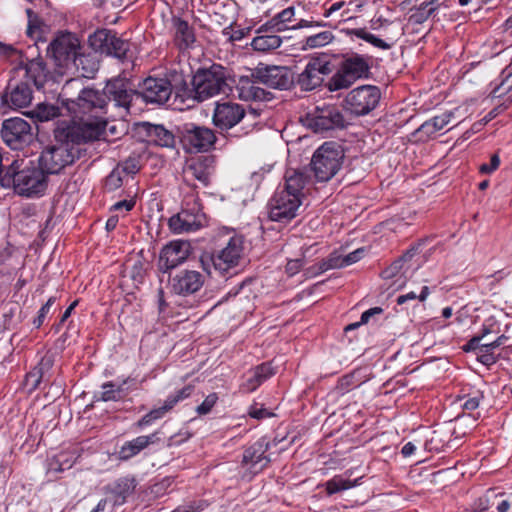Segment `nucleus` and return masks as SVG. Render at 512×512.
I'll use <instances>...</instances> for the list:
<instances>
[{"mask_svg": "<svg viewBox=\"0 0 512 512\" xmlns=\"http://www.w3.org/2000/svg\"><path fill=\"white\" fill-rule=\"evenodd\" d=\"M46 382L42 377H40L39 372H37L34 368L29 371L24 380V385L28 389L29 392H33L36 389L40 388L41 383Z\"/></svg>", "mask_w": 512, "mask_h": 512, "instance_id": "53", "label": "nucleus"}, {"mask_svg": "<svg viewBox=\"0 0 512 512\" xmlns=\"http://www.w3.org/2000/svg\"><path fill=\"white\" fill-rule=\"evenodd\" d=\"M453 112L447 111L441 115L434 116L433 118L422 123L414 132L413 136L417 141L426 142L433 137L436 132L442 130L449 124L453 117Z\"/></svg>", "mask_w": 512, "mask_h": 512, "instance_id": "29", "label": "nucleus"}, {"mask_svg": "<svg viewBox=\"0 0 512 512\" xmlns=\"http://www.w3.org/2000/svg\"><path fill=\"white\" fill-rule=\"evenodd\" d=\"M94 131L90 129L88 136H84L82 128L58 126L54 130V143L46 146L38 158L39 165L49 175L60 173L85 154L86 150L82 146L93 142L89 138L94 135Z\"/></svg>", "mask_w": 512, "mask_h": 512, "instance_id": "2", "label": "nucleus"}, {"mask_svg": "<svg viewBox=\"0 0 512 512\" xmlns=\"http://www.w3.org/2000/svg\"><path fill=\"white\" fill-rule=\"evenodd\" d=\"M428 295H429V287L423 286L421 289V292L418 296L414 292H409L407 294L398 296L397 304L402 305V304L406 303L408 300H416V299H419V301L422 302L428 297Z\"/></svg>", "mask_w": 512, "mask_h": 512, "instance_id": "55", "label": "nucleus"}, {"mask_svg": "<svg viewBox=\"0 0 512 512\" xmlns=\"http://www.w3.org/2000/svg\"><path fill=\"white\" fill-rule=\"evenodd\" d=\"M411 11H413V13L409 16V22L412 24H422L430 16L434 15L436 7L427 8V4L422 2L418 7L412 8Z\"/></svg>", "mask_w": 512, "mask_h": 512, "instance_id": "41", "label": "nucleus"}, {"mask_svg": "<svg viewBox=\"0 0 512 512\" xmlns=\"http://www.w3.org/2000/svg\"><path fill=\"white\" fill-rule=\"evenodd\" d=\"M81 49L80 41L75 34L62 32L47 46V53L61 64L73 60Z\"/></svg>", "mask_w": 512, "mask_h": 512, "instance_id": "23", "label": "nucleus"}, {"mask_svg": "<svg viewBox=\"0 0 512 512\" xmlns=\"http://www.w3.org/2000/svg\"><path fill=\"white\" fill-rule=\"evenodd\" d=\"M107 55L113 56L122 62L131 61L130 43L127 40L121 39L117 36V33H115L113 42H110V51Z\"/></svg>", "mask_w": 512, "mask_h": 512, "instance_id": "37", "label": "nucleus"}, {"mask_svg": "<svg viewBox=\"0 0 512 512\" xmlns=\"http://www.w3.org/2000/svg\"><path fill=\"white\" fill-rule=\"evenodd\" d=\"M115 32L109 29H98L89 36V45L93 52L97 54H108L110 51V42H113Z\"/></svg>", "mask_w": 512, "mask_h": 512, "instance_id": "32", "label": "nucleus"}, {"mask_svg": "<svg viewBox=\"0 0 512 512\" xmlns=\"http://www.w3.org/2000/svg\"><path fill=\"white\" fill-rule=\"evenodd\" d=\"M116 167L123 170L124 176L134 175L140 169L138 161L135 158H128L123 163L118 164Z\"/></svg>", "mask_w": 512, "mask_h": 512, "instance_id": "56", "label": "nucleus"}, {"mask_svg": "<svg viewBox=\"0 0 512 512\" xmlns=\"http://www.w3.org/2000/svg\"><path fill=\"white\" fill-rule=\"evenodd\" d=\"M15 164L13 162L4 173L6 188L13 187L17 194L28 198L43 195L48 187L49 174L39 164H31L21 170H17Z\"/></svg>", "mask_w": 512, "mask_h": 512, "instance_id": "7", "label": "nucleus"}, {"mask_svg": "<svg viewBox=\"0 0 512 512\" xmlns=\"http://www.w3.org/2000/svg\"><path fill=\"white\" fill-rule=\"evenodd\" d=\"M205 277L196 270L183 269L170 276L169 286L171 293L187 297L195 295L203 287Z\"/></svg>", "mask_w": 512, "mask_h": 512, "instance_id": "22", "label": "nucleus"}, {"mask_svg": "<svg viewBox=\"0 0 512 512\" xmlns=\"http://www.w3.org/2000/svg\"><path fill=\"white\" fill-rule=\"evenodd\" d=\"M445 442L441 437L440 431H433L431 437L425 442V449L430 452H440L443 450Z\"/></svg>", "mask_w": 512, "mask_h": 512, "instance_id": "51", "label": "nucleus"}, {"mask_svg": "<svg viewBox=\"0 0 512 512\" xmlns=\"http://www.w3.org/2000/svg\"><path fill=\"white\" fill-rule=\"evenodd\" d=\"M302 200L290 192L276 191L270 200L269 218L272 221L288 223L298 215Z\"/></svg>", "mask_w": 512, "mask_h": 512, "instance_id": "18", "label": "nucleus"}, {"mask_svg": "<svg viewBox=\"0 0 512 512\" xmlns=\"http://www.w3.org/2000/svg\"><path fill=\"white\" fill-rule=\"evenodd\" d=\"M123 170L115 167L105 178L104 187L107 191L112 192L123 185Z\"/></svg>", "mask_w": 512, "mask_h": 512, "instance_id": "45", "label": "nucleus"}, {"mask_svg": "<svg viewBox=\"0 0 512 512\" xmlns=\"http://www.w3.org/2000/svg\"><path fill=\"white\" fill-rule=\"evenodd\" d=\"M218 399V394L215 392L207 395L204 401L196 408L198 415L209 414L217 403Z\"/></svg>", "mask_w": 512, "mask_h": 512, "instance_id": "54", "label": "nucleus"}, {"mask_svg": "<svg viewBox=\"0 0 512 512\" xmlns=\"http://www.w3.org/2000/svg\"><path fill=\"white\" fill-rule=\"evenodd\" d=\"M244 107L232 101L217 102L212 115L213 125L222 134L235 127L244 117Z\"/></svg>", "mask_w": 512, "mask_h": 512, "instance_id": "21", "label": "nucleus"}, {"mask_svg": "<svg viewBox=\"0 0 512 512\" xmlns=\"http://www.w3.org/2000/svg\"><path fill=\"white\" fill-rule=\"evenodd\" d=\"M165 415L160 408L152 409L150 412L140 418L134 426L137 429H143L144 427L150 426L153 422L163 418Z\"/></svg>", "mask_w": 512, "mask_h": 512, "instance_id": "48", "label": "nucleus"}, {"mask_svg": "<svg viewBox=\"0 0 512 512\" xmlns=\"http://www.w3.org/2000/svg\"><path fill=\"white\" fill-rule=\"evenodd\" d=\"M161 434V431H155L149 435H141L125 442L117 453V459L126 462L149 446L160 444L163 442Z\"/></svg>", "mask_w": 512, "mask_h": 512, "instance_id": "26", "label": "nucleus"}, {"mask_svg": "<svg viewBox=\"0 0 512 512\" xmlns=\"http://www.w3.org/2000/svg\"><path fill=\"white\" fill-rule=\"evenodd\" d=\"M248 414L250 417L261 420L265 418H269L274 416V414L268 411L266 408L259 406L257 403H254L250 406Z\"/></svg>", "mask_w": 512, "mask_h": 512, "instance_id": "57", "label": "nucleus"}, {"mask_svg": "<svg viewBox=\"0 0 512 512\" xmlns=\"http://www.w3.org/2000/svg\"><path fill=\"white\" fill-rule=\"evenodd\" d=\"M460 399H466L462 404V408L464 410L474 411L479 407L480 402L484 399V393L479 389H474L469 393L464 394Z\"/></svg>", "mask_w": 512, "mask_h": 512, "instance_id": "44", "label": "nucleus"}, {"mask_svg": "<svg viewBox=\"0 0 512 512\" xmlns=\"http://www.w3.org/2000/svg\"><path fill=\"white\" fill-rule=\"evenodd\" d=\"M359 480H360V478L352 481L349 479H344L340 475L334 476L332 479L328 480L325 483L326 492L330 496V495H333L340 491H344V490L353 488L358 484Z\"/></svg>", "mask_w": 512, "mask_h": 512, "instance_id": "39", "label": "nucleus"}, {"mask_svg": "<svg viewBox=\"0 0 512 512\" xmlns=\"http://www.w3.org/2000/svg\"><path fill=\"white\" fill-rule=\"evenodd\" d=\"M254 371L261 376L263 381H266L275 374L274 368L268 362L258 365L254 368Z\"/></svg>", "mask_w": 512, "mask_h": 512, "instance_id": "63", "label": "nucleus"}, {"mask_svg": "<svg viewBox=\"0 0 512 512\" xmlns=\"http://www.w3.org/2000/svg\"><path fill=\"white\" fill-rule=\"evenodd\" d=\"M231 87L228 83L227 70L220 64L199 68L191 77L185 75L183 87L184 102L188 106L203 102L218 94H228Z\"/></svg>", "mask_w": 512, "mask_h": 512, "instance_id": "4", "label": "nucleus"}, {"mask_svg": "<svg viewBox=\"0 0 512 512\" xmlns=\"http://www.w3.org/2000/svg\"><path fill=\"white\" fill-rule=\"evenodd\" d=\"M489 507V499L487 495L479 497L471 505L473 512H485L489 509Z\"/></svg>", "mask_w": 512, "mask_h": 512, "instance_id": "64", "label": "nucleus"}, {"mask_svg": "<svg viewBox=\"0 0 512 512\" xmlns=\"http://www.w3.org/2000/svg\"><path fill=\"white\" fill-rule=\"evenodd\" d=\"M137 382L134 378H126L120 383L115 381H108L102 384V391L99 395H95L98 401L118 402L123 400L131 391L136 390Z\"/></svg>", "mask_w": 512, "mask_h": 512, "instance_id": "28", "label": "nucleus"}, {"mask_svg": "<svg viewBox=\"0 0 512 512\" xmlns=\"http://www.w3.org/2000/svg\"><path fill=\"white\" fill-rule=\"evenodd\" d=\"M177 132L183 148L190 153L208 152L217 140L213 129L192 122L178 126Z\"/></svg>", "mask_w": 512, "mask_h": 512, "instance_id": "11", "label": "nucleus"}, {"mask_svg": "<svg viewBox=\"0 0 512 512\" xmlns=\"http://www.w3.org/2000/svg\"><path fill=\"white\" fill-rule=\"evenodd\" d=\"M269 449V442L264 438L259 439L243 452L242 464L257 473L262 471L270 462V458L266 455Z\"/></svg>", "mask_w": 512, "mask_h": 512, "instance_id": "27", "label": "nucleus"}, {"mask_svg": "<svg viewBox=\"0 0 512 512\" xmlns=\"http://www.w3.org/2000/svg\"><path fill=\"white\" fill-rule=\"evenodd\" d=\"M477 360L485 366H492L498 361V356L495 355L494 352L486 353L484 351H479L476 353Z\"/></svg>", "mask_w": 512, "mask_h": 512, "instance_id": "62", "label": "nucleus"}, {"mask_svg": "<svg viewBox=\"0 0 512 512\" xmlns=\"http://www.w3.org/2000/svg\"><path fill=\"white\" fill-rule=\"evenodd\" d=\"M107 55L113 56L122 62L131 61L130 43L127 40L121 39L117 36V33H115L113 42H110V51Z\"/></svg>", "mask_w": 512, "mask_h": 512, "instance_id": "38", "label": "nucleus"}, {"mask_svg": "<svg viewBox=\"0 0 512 512\" xmlns=\"http://www.w3.org/2000/svg\"><path fill=\"white\" fill-rule=\"evenodd\" d=\"M334 36L330 31H322L320 33L306 37L304 40L305 48H318L329 44Z\"/></svg>", "mask_w": 512, "mask_h": 512, "instance_id": "42", "label": "nucleus"}, {"mask_svg": "<svg viewBox=\"0 0 512 512\" xmlns=\"http://www.w3.org/2000/svg\"><path fill=\"white\" fill-rule=\"evenodd\" d=\"M264 381L261 376L257 374V372L250 371L247 376L245 382L241 385V389L245 392H253L256 390Z\"/></svg>", "mask_w": 512, "mask_h": 512, "instance_id": "50", "label": "nucleus"}, {"mask_svg": "<svg viewBox=\"0 0 512 512\" xmlns=\"http://www.w3.org/2000/svg\"><path fill=\"white\" fill-rule=\"evenodd\" d=\"M381 91L374 85H361L352 89L343 100V108L354 116L368 115L379 104Z\"/></svg>", "mask_w": 512, "mask_h": 512, "instance_id": "12", "label": "nucleus"}, {"mask_svg": "<svg viewBox=\"0 0 512 512\" xmlns=\"http://www.w3.org/2000/svg\"><path fill=\"white\" fill-rule=\"evenodd\" d=\"M190 255V244L185 241H173L165 245L160 252L158 267L163 273L184 263Z\"/></svg>", "mask_w": 512, "mask_h": 512, "instance_id": "24", "label": "nucleus"}, {"mask_svg": "<svg viewBox=\"0 0 512 512\" xmlns=\"http://www.w3.org/2000/svg\"><path fill=\"white\" fill-rule=\"evenodd\" d=\"M3 53L8 57H14L18 60V65L13 69L14 75L17 77L22 75L30 84H33L37 89L44 87L47 82L49 70L44 59L37 55L36 57H29L26 53L19 51L12 46H2Z\"/></svg>", "mask_w": 512, "mask_h": 512, "instance_id": "10", "label": "nucleus"}, {"mask_svg": "<svg viewBox=\"0 0 512 512\" xmlns=\"http://www.w3.org/2000/svg\"><path fill=\"white\" fill-rule=\"evenodd\" d=\"M321 262L325 271L345 267L343 256L336 250L330 253L327 258L322 259Z\"/></svg>", "mask_w": 512, "mask_h": 512, "instance_id": "49", "label": "nucleus"}, {"mask_svg": "<svg viewBox=\"0 0 512 512\" xmlns=\"http://www.w3.org/2000/svg\"><path fill=\"white\" fill-rule=\"evenodd\" d=\"M26 13L28 17V25L26 31L27 36L34 40L35 44H37L39 41L45 42L43 34L45 32L46 26L42 19L31 9H27Z\"/></svg>", "mask_w": 512, "mask_h": 512, "instance_id": "34", "label": "nucleus"}, {"mask_svg": "<svg viewBox=\"0 0 512 512\" xmlns=\"http://www.w3.org/2000/svg\"><path fill=\"white\" fill-rule=\"evenodd\" d=\"M345 158L342 144L336 141H327L319 146L310 161L311 171L317 182H328L341 169Z\"/></svg>", "mask_w": 512, "mask_h": 512, "instance_id": "9", "label": "nucleus"}, {"mask_svg": "<svg viewBox=\"0 0 512 512\" xmlns=\"http://www.w3.org/2000/svg\"><path fill=\"white\" fill-rule=\"evenodd\" d=\"M242 251V239L237 236L231 237L226 246L217 254H213L211 257L215 271H217L222 277L225 278L236 274V268L239 264Z\"/></svg>", "mask_w": 512, "mask_h": 512, "instance_id": "17", "label": "nucleus"}, {"mask_svg": "<svg viewBox=\"0 0 512 512\" xmlns=\"http://www.w3.org/2000/svg\"><path fill=\"white\" fill-rule=\"evenodd\" d=\"M75 98H61V105L72 116L73 121L68 124L70 127H79L88 136L90 129L95 130L89 138L92 141L99 140L106 131L107 121L105 115L108 114L106 106L105 93L102 89H97L94 85L84 86L81 84L77 89ZM61 97H64L61 94Z\"/></svg>", "mask_w": 512, "mask_h": 512, "instance_id": "1", "label": "nucleus"}, {"mask_svg": "<svg viewBox=\"0 0 512 512\" xmlns=\"http://www.w3.org/2000/svg\"><path fill=\"white\" fill-rule=\"evenodd\" d=\"M350 33L352 35L356 36L357 38L362 39V40L370 43L374 47H377V48H380V49H383V50H388V49L391 48L390 44H388L384 40L378 38L374 34L369 33L368 31H366L365 28L352 29Z\"/></svg>", "mask_w": 512, "mask_h": 512, "instance_id": "40", "label": "nucleus"}, {"mask_svg": "<svg viewBox=\"0 0 512 512\" xmlns=\"http://www.w3.org/2000/svg\"><path fill=\"white\" fill-rule=\"evenodd\" d=\"M208 506V503L205 500H199L192 502L187 507H178L172 512H199L204 510Z\"/></svg>", "mask_w": 512, "mask_h": 512, "instance_id": "61", "label": "nucleus"}, {"mask_svg": "<svg viewBox=\"0 0 512 512\" xmlns=\"http://www.w3.org/2000/svg\"><path fill=\"white\" fill-rule=\"evenodd\" d=\"M54 365V355L52 353L47 352L38 364L34 367V369L39 372L40 377H42L46 382H48L52 376V368Z\"/></svg>", "mask_w": 512, "mask_h": 512, "instance_id": "43", "label": "nucleus"}, {"mask_svg": "<svg viewBox=\"0 0 512 512\" xmlns=\"http://www.w3.org/2000/svg\"><path fill=\"white\" fill-rule=\"evenodd\" d=\"M33 99V90L28 81L13 75L9 80L3 101L14 109L27 107Z\"/></svg>", "mask_w": 512, "mask_h": 512, "instance_id": "25", "label": "nucleus"}, {"mask_svg": "<svg viewBox=\"0 0 512 512\" xmlns=\"http://www.w3.org/2000/svg\"><path fill=\"white\" fill-rule=\"evenodd\" d=\"M358 385V380L356 379V372L348 373L342 376L336 385V391L339 394H345L353 387Z\"/></svg>", "mask_w": 512, "mask_h": 512, "instance_id": "46", "label": "nucleus"}, {"mask_svg": "<svg viewBox=\"0 0 512 512\" xmlns=\"http://www.w3.org/2000/svg\"><path fill=\"white\" fill-rule=\"evenodd\" d=\"M188 173L192 175L194 179H197L204 186H208L210 183V174L205 167L201 164H190L187 169Z\"/></svg>", "mask_w": 512, "mask_h": 512, "instance_id": "47", "label": "nucleus"}, {"mask_svg": "<svg viewBox=\"0 0 512 512\" xmlns=\"http://www.w3.org/2000/svg\"><path fill=\"white\" fill-rule=\"evenodd\" d=\"M136 480L134 477H121L114 481L109 487L110 493L115 498L116 504L125 503L126 499L134 493L136 488Z\"/></svg>", "mask_w": 512, "mask_h": 512, "instance_id": "31", "label": "nucleus"}, {"mask_svg": "<svg viewBox=\"0 0 512 512\" xmlns=\"http://www.w3.org/2000/svg\"><path fill=\"white\" fill-rule=\"evenodd\" d=\"M277 90H289L294 86V73L287 66L258 63L250 69V75L241 76L236 89L238 97L244 101H270L273 94L261 87Z\"/></svg>", "mask_w": 512, "mask_h": 512, "instance_id": "3", "label": "nucleus"}, {"mask_svg": "<svg viewBox=\"0 0 512 512\" xmlns=\"http://www.w3.org/2000/svg\"><path fill=\"white\" fill-rule=\"evenodd\" d=\"M185 74L182 71L171 69L164 77L149 76L139 85V94L146 103L165 105L173 97V103L179 101L184 104L183 87Z\"/></svg>", "mask_w": 512, "mask_h": 512, "instance_id": "6", "label": "nucleus"}, {"mask_svg": "<svg viewBox=\"0 0 512 512\" xmlns=\"http://www.w3.org/2000/svg\"><path fill=\"white\" fill-rule=\"evenodd\" d=\"M282 39L276 34L264 33L256 36L251 42L254 50L260 52H268L280 47Z\"/></svg>", "mask_w": 512, "mask_h": 512, "instance_id": "35", "label": "nucleus"}, {"mask_svg": "<svg viewBox=\"0 0 512 512\" xmlns=\"http://www.w3.org/2000/svg\"><path fill=\"white\" fill-rule=\"evenodd\" d=\"M0 136L12 150H23L35 139L32 125L20 117L5 119L0 129Z\"/></svg>", "mask_w": 512, "mask_h": 512, "instance_id": "14", "label": "nucleus"}, {"mask_svg": "<svg viewBox=\"0 0 512 512\" xmlns=\"http://www.w3.org/2000/svg\"><path fill=\"white\" fill-rule=\"evenodd\" d=\"M308 127L315 133H325L332 130L344 129L347 126L342 111L336 105L317 106L307 116Z\"/></svg>", "mask_w": 512, "mask_h": 512, "instance_id": "16", "label": "nucleus"}, {"mask_svg": "<svg viewBox=\"0 0 512 512\" xmlns=\"http://www.w3.org/2000/svg\"><path fill=\"white\" fill-rule=\"evenodd\" d=\"M499 165H500V158H499L498 154H493L491 156L490 163L489 164L484 163V164L480 165L479 171L482 174H490V173L494 172L496 169H498Z\"/></svg>", "mask_w": 512, "mask_h": 512, "instance_id": "60", "label": "nucleus"}, {"mask_svg": "<svg viewBox=\"0 0 512 512\" xmlns=\"http://www.w3.org/2000/svg\"><path fill=\"white\" fill-rule=\"evenodd\" d=\"M295 14L294 7H288L278 14H276L277 21L280 23V27H282L284 30L287 29V22H290Z\"/></svg>", "mask_w": 512, "mask_h": 512, "instance_id": "59", "label": "nucleus"}, {"mask_svg": "<svg viewBox=\"0 0 512 512\" xmlns=\"http://www.w3.org/2000/svg\"><path fill=\"white\" fill-rule=\"evenodd\" d=\"M55 301H56V297L52 296L40 308L37 316L33 319V322H32L36 329L40 328L43 325V323H44L47 315L49 314L51 307L54 305Z\"/></svg>", "mask_w": 512, "mask_h": 512, "instance_id": "52", "label": "nucleus"}, {"mask_svg": "<svg viewBox=\"0 0 512 512\" xmlns=\"http://www.w3.org/2000/svg\"><path fill=\"white\" fill-rule=\"evenodd\" d=\"M372 57L356 52H346L339 56L333 75L325 83L330 92L349 89L356 81L371 76Z\"/></svg>", "mask_w": 512, "mask_h": 512, "instance_id": "5", "label": "nucleus"}, {"mask_svg": "<svg viewBox=\"0 0 512 512\" xmlns=\"http://www.w3.org/2000/svg\"><path fill=\"white\" fill-rule=\"evenodd\" d=\"M187 187L189 191L184 194L181 211L168 222L171 231L178 234L199 230L207 223L196 186L187 184Z\"/></svg>", "mask_w": 512, "mask_h": 512, "instance_id": "8", "label": "nucleus"}, {"mask_svg": "<svg viewBox=\"0 0 512 512\" xmlns=\"http://www.w3.org/2000/svg\"><path fill=\"white\" fill-rule=\"evenodd\" d=\"M333 71V65L326 58L313 57L307 62L304 70L294 77V85L304 92L313 91L325 85V77Z\"/></svg>", "mask_w": 512, "mask_h": 512, "instance_id": "15", "label": "nucleus"}, {"mask_svg": "<svg viewBox=\"0 0 512 512\" xmlns=\"http://www.w3.org/2000/svg\"><path fill=\"white\" fill-rule=\"evenodd\" d=\"M285 31L282 27H280L279 21H277L276 16H274L271 20L267 21L263 25H261L257 32L258 33H270L274 34L275 32Z\"/></svg>", "mask_w": 512, "mask_h": 512, "instance_id": "58", "label": "nucleus"}, {"mask_svg": "<svg viewBox=\"0 0 512 512\" xmlns=\"http://www.w3.org/2000/svg\"><path fill=\"white\" fill-rule=\"evenodd\" d=\"M77 76L67 80L62 88V95H71L83 84L82 79H94L100 68V55L93 51H79L72 60Z\"/></svg>", "mask_w": 512, "mask_h": 512, "instance_id": "13", "label": "nucleus"}, {"mask_svg": "<svg viewBox=\"0 0 512 512\" xmlns=\"http://www.w3.org/2000/svg\"><path fill=\"white\" fill-rule=\"evenodd\" d=\"M60 108L53 104L41 103L36 108L28 113L27 116L39 122L50 121L60 115Z\"/></svg>", "mask_w": 512, "mask_h": 512, "instance_id": "36", "label": "nucleus"}, {"mask_svg": "<svg viewBox=\"0 0 512 512\" xmlns=\"http://www.w3.org/2000/svg\"><path fill=\"white\" fill-rule=\"evenodd\" d=\"M135 131L138 137L148 145L161 148H174L178 137V134L176 135L163 124L150 122L137 123Z\"/></svg>", "mask_w": 512, "mask_h": 512, "instance_id": "20", "label": "nucleus"}, {"mask_svg": "<svg viewBox=\"0 0 512 512\" xmlns=\"http://www.w3.org/2000/svg\"><path fill=\"white\" fill-rule=\"evenodd\" d=\"M172 24L176 46L180 50L191 48L196 41L193 27L180 17H174L172 19Z\"/></svg>", "mask_w": 512, "mask_h": 512, "instance_id": "30", "label": "nucleus"}, {"mask_svg": "<svg viewBox=\"0 0 512 512\" xmlns=\"http://www.w3.org/2000/svg\"><path fill=\"white\" fill-rule=\"evenodd\" d=\"M102 92L105 93L108 110L112 106L125 112L129 111L133 97L136 94V91L129 87V82L120 77L107 80Z\"/></svg>", "mask_w": 512, "mask_h": 512, "instance_id": "19", "label": "nucleus"}, {"mask_svg": "<svg viewBox=\"0 0 512 512\" xmlns=\"http://www.w3.org/2000/svg\"><path fill=\"white\" fill-rule=\"evenodd\" d=\"M309 182V177L303 171H293L291 174L287 172L285 176V185L281 192H290L298 198L302 199L303 189Z\"/></svg>", "mask_w": 512, "mask_h": 512, "instance_id": "33", "label": "nucleus"}]
</instances>
